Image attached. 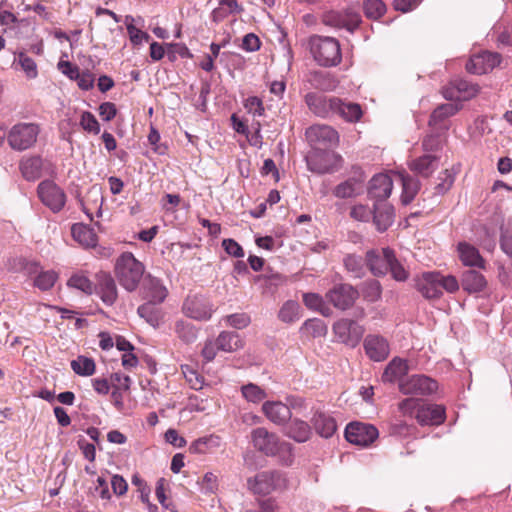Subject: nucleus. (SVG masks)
<instances>
[{
  "label": "nucleus",
  "mask_w": 512,
  "mask_h": 512,
  "mask_svg": "<svg viewBox=\"0 0 512 512\" xmlns=\"http://www.w3.org/2000/svg\"><path fill=\"white\" fill-rule=\"evenodd\" d=\"M335 98L336 97L334 96L327 97L322 94L310 92L305 96V103L309 110L316 116L321 118H330Z\"/></svg>",
  "instance_id": "obj_19"
},
{
  "label": "nucleus",
  "mask_w": 512,
  "mask_h": 512,
  "mask_svg": "<svg viewBox=\"0 0 512 512\" xmlns=\"http://www.w3.org/2000/svg\"><path fill=\"white\" fill-rule=\"evenodd\" d=\"M124 23L129 34V39L134 46L140 45L143 41H149V34L137 27V25L143 26V19L141 17L134 18L131 15H127L125 16Z\"/></svg>",
  "instance_id": "obj_37"
},
{
  "label": "nucleus",
  "mask_w": 512,
  "mask_h": 512,
  "mask_svg": "<svg viewBox=\"0 0 512 512\" xmlns=\"http://www.w3.org/2000/svg\"><path fill=\"white\" fill-rule=\"evenodd\" d=\"M420 425H439L445 420V408L437 404L423 405L416 412Z\"/></svg>",
  "instance_id": "obj_24"
},
{
  "label": "nucleus",
  "mask_w": 512,
  "mask_h": 512,
  "mask_svg": "<svg viewBox=\"0 0 512 512\" xmlns=\"http://www.w3.org/2000/svg\"><path fill=\"white\" fill-rule=\"evenodd\" d=\"M58 278V275L53 270L42 271L34 280V286L42 291L52 288Z\"/></svg>",
  "instance_id": "obj_54"
},
{
  "label": "nucleus",
  "mask_w": 512,
  "mask_h": 512,
  "mask_svg": "<svg viewBox=\"0 0 512 512\" xmlns=\"http://www.w3.org/2000/svg\"><path fill=\"white\" fill-rule=\"evenodd\" d=\"M183 312L189 318L198 321L209 320L213 309L209 299L203 296H188L183 304Z\"/></svg>",
  "instance_id": "obj_16"
},
{
  "label": "nucleus",
  "mask_w": 512,
  "mask_h": 512,
  "mask_svg": "<svg viewBox=\"0 0 512 512\" xmlns=\"http://www.w3.org/2000/svg\"><path fill=\"white\" fill-rule=\"evenodd\" d=\"M337 155L327 149L313 148L306 156L308 169L317 174L333 172Z\"/></svg>",
  "instance_id": "obj_13"
},
{
  "label": "nucleus",
  "mask_w": 512,
  "mask_h": 512,
  "mask_svg": "<svg viewBox=\"0 0 512 512\" xmlns=\"http://www.w3.org/2000/svg\"><path fill=\"white\" fill-rule=\"evenodd\" d=\"M247 485L253 493L267 495L272 491L285 489L287 478L281 471H262L256 474L254 478H249Z\"/></svg>",
  "instance_id": "obj_4"
},
{
  "label": "nucleus",
  "mask_w": 512,
  "mask_h": 512,
  "mask_svg": "<svg viewBox=\"0 0 512 512\" xmlns=\"http://www.w3.org/2000/svg\"><path fill=\"white\" fill-rule=\"evenodd\" d=\"M487 281L485 277L474 269L466 270L461 276V286L468 293H478L486 287Z\"/></svg>",
  "instance_id": "obj_30"
},
{
  "label": "nucleus",
  "mask_w": 512,
  "mask_h": 512,
  "mask_svg": "<svg viewBox=\"0 0 512 512\" xmlns=\"http://www.w3.org/2000/svg\"><path fill=\"white\" fill-rule=\"evenodd\" d=\"M43 161L40 156H32L20 162L22 176L28 181H35L41 176Z\"/></svg>",
  "instance_id": "obj_39"
},
{
  "label": "nucleus",
  "mask_w": 512,
  "mask_h": 512,
  "mask_svg": "<svg viewBox=\"0 0 512 512\" xmlns=\"http://www.w3.org/2000/svg\"><path fill=\"white\" fill-rule=\"evenodd\" d=\"M39 132L40 128L37 124L18 123L9 130L7 141L13 150L24 151L36 143Z\"/></svg>",
  "instance_id": "obj_5"
},
{
  "label": "nucleus",
  "mask_w": 512,
  "mask_h": 512,
  "mask_svg": "<svg viewBox=\"0 0 512 512\" xmlns=\"http://www.w3.org/2000/svg\"><path fill=\"white\" fill-rule=\"evenodd\" d=\"M379 435L377 428L368 423L351 422L346 426L345 438L351 444L369 446Z\"/></svg>",
  "instance_id": "obj_12"
},
{
  "label": "nucleus",
  "mask_w": 512,
  "mask_h": 512,
  "mask_svg": "<svg viewBox=\"0 0 512 512\" xmlns=\"http://www.w3.org/2000/svg\"><path fill=\"white\" fill-rule=\"evenodd\" d=\"M303 329H305L313 337L324 336L327 332L325 323L321 319L317 318L306 320L303 324Z\"/></svg>",
  "instance_id": "obj_57"
},
{
  "label": "nucleus",
  "mask_w": 512,
  "mask_h": 512,
  "mask_svg": "<svg viewBox=\"0 0 512 512\" xmlns=\"http://www.w3.org/2000/svg\"><path fill=\"white\" fill-rule=\"evenodd\" d=\"M322 22L326 26L337 29H346L349 32H354L362 22L361 16L353 9H346L343 11H329L323 14Z\"/></svg>",
  "instance_id": "obj_10"
},
{
  "label": "nucleus",
  "mask_w": 512,
  "mask_h": 512,
  "mask_svg": "<svg viewBox=\"0 0 512 512\" xmlns=\"http://www.w3.org/2000/svg\"><path fill=\"white\" fill-rule=\"evenodd\" d=\"M174 331L184 343H193L197 339L196 327L183 319L175 322Z\"/></svg>",
  "instance_id": "obj_44"
},
{
  "label": "nucleus",
  "mask_w": 512,
  "mask_h": 512,
  "mask_svg": "<svg viewBox=\"0 0 512 512\" xmlns=\"http://www.w3.org/2000/svg\"><path fill=\"white\" fill-rule=\"evenodd\" d=\"M458 111V105L453 103H446L439 105L430 115L429 125L436 126L444 121L446 118L453 116Z\"/></svg>",
  "instance_id": "obj_45"
},
{
  "label": "nucleus",
  "mask_w": 512,
  "mask_h": 512,
  "mask_svg": "<svg viewBox=\"0 0 512 512\" xmlns=\"http://www.w3.org/2000/svg\"><path fill=\"white\" fill-rule=\"evenodd\" d=\"M308 82L312 87L321 91H332L338 84L330 72L320 70L310 72Z\"/></svg>",
  "instance_id": "obj_36"
},
{
  "label": "nucleus",
  "mask_w": 512,
  "mask_h": 512,
  "mask_svg": "<svg viewBox=\"0 0 512 512\" xmlns=\"http://www.w3.org/2000/svg\"><path fill=\"white\" fill-rule=\"evenodd\" d=\"M262 412L266 418L275 425H285L291 420L292 413L281 401H266L262 405Z\"/></svg>",
  "instance_id": "obj_23"
},
{
  "label": "nucleus",
  "mask_w": 512,
  "mask_h": 512,
  "mask_svg": "<svg viewBox=\"0 0 512 512\" xmlns=\"http://www.w3.org/2000/svg\"><path fill=\"white\" fill-rule=\"evenodd\" d=\"M215 340L218 350L223 352H235L244 346L240 335L232 331H222Z\"/></svg>",
  "instance_id": "obj_34"
},
{
  "label": "nucleus",
  "mask_w": 512,
  "mask_h": 512,
  "mask_svg": "<svg viewBox=\"0 0 512 512\" xmlns=\"http://www.w3.org/2000/svg\"><path fill=\"white\" fill-rule=\"evenodd\" d=\"M358 297V289L348 283L335 284L325 294L326 300L341 311L352 308Z\"/></svg>",
  "instance_id": "obj_6"
},
{
  "label": "nucleus",
  "mask_w": 512,
  "mask_h": 512,
  "mask_svg": "<svg viewBox=\"0 0 512 512\" xmlns=\"http://www.w3.org/2000/svg\"><path fill=\"white\" fill-rule=\"evenodd\" d=\"M502 57L499 53L483 51L473 55L466 63V70L471 74L482 75L492 71L499 66Z\"/></svg>",
  "instance_id": "obj_14"
},
{
  "label": "nucleus",
  "mask_w": 512,
  "mask_h": 512,
  "mask_svg": "<svg viewBox=\"0 0 512 512\" xmlns=\"http://www.w3.org/2000/svg\"><path fill=\"white\" fill-rule=\"evenodd\" d=\"M303 302L307 308L316 310L322 313L324 316L329 315L330 309L325 306V302L317 293H304L303 294Z\"/></svg>",
  "instance_id": "obj_51"
},
{
  "label": "nucleus",
  "mask_w": 512,
  "mask_h": 512,
  "mask_svg": "<svg viewBox=\"0 0 512 512\" xmlns=\"http://www.w3.org/2000/svg\"><path fill=\"white\" fill-rule=\"evenodd\" d=\"M459 257L465 266L485 268V260L479 253V250L466 242L458 244Z\"/></svg>",
  "instance_id": "obj_29"
},
{
  "label": "nucleus",
  "mask_w": 512,
  "mask_h": 512,
  "mask_svg": "<svg viewBox=\"0 0 512 512\" xmlns=\"http://www.w3.org/2000/svg\"><path fill=\"white\" fill-rule=\"evenodd\" d=\"M71 234L75 241L86 247H94L98 238L93 228L83 223H75L71 227Z\"/></svg>",
  "instance_id": "obj_35"
},
{
  "label": "nucleus",
  "mask_w": 512,
  "mask_h": 512,
  "mask_svg": "<svg viewBox=\"0 0 512 512\" xmlns=\"http://www.w3.org/2000/svg\"><path fill=\"white\" fill-rule=\"evenodd\" d=\"M363 346L366 355L375 362L384 361L390 352L388 341L380 335H367Z\"/></svg>",
  "instance_id": "obj_20"
},
{
  "label": "nucleus",
  "mask_w": 512,
  "mask_h": 512,
  "mask_svg": "<svg viewBox=\"0 0 512 512\" xmlns=\"http://www.w3.org/2000/svg\"><path fill=\"white\" fill-rule=\"evenodd\" d=\"M306 138L313 148L327 149L339 142L338 132L331 126L318 124L306 130Z\"/></svg>",
  "instance_id": "obj_11"
},
{
  "label": "nucleus",
  "mask_w": 512,
  "mask_h": 512,
  "mask_svg": "<svg viewBox=\"0 0 512 512\" xmlns=\"http://www.w3.org/2000/svg\"><path fill=\"white\" fill-rule=\"evenodd\" d=\"M15 61H17V63L21 66L22 70L25 72L29 79H34L38 76V70L35 61L26 53L19 52Z\"/></svg>",
  "instance_id": "obj_53"
},
{
  "label": "nucleus",
  "mask_w": 512,
  "mask_h": 512,
  "mask_svg": "<svg viewBox=\"0 0 512 512\" xmlns=\"http://www.w3.org/2000/svg\"><path fill=\"white\" fill-rule=\"evenodd\" d=\"M393 181L387 174H377L369 182L368 195L375 202L385 201L391 194Z\"/></svg>",
  "instance_id": "obj_22"
},
{
  "label": "nucleus",
  "mask_w": 512,
  "mask_h": 512,
  "mask_svg": "<svg viewBox=\"0 0 512 512\" xmlns=\"http://www.w3.org/2000/svg\"><path fill=\"white\" fill-rule=\"evenodd\" d=\"M361 294L363 298L371 303L377 302L382 296L381 283L376 279H368L361 284Z\"/></svg>",
  "instance_id": "obj_43"
},
{
  "label": "nucleus",
  "mask_w": 512,
  "mask_h": 512,
  "mask_svg": "<svg viewBox=\"0 0 512 512\" xmlns=\"http://www.w3.org/2000/svg\"><path fill=\"white\" fill-rule=\"evenodd\" d=\"M333 103L331 117L338 116L346 122L356 123L363 115L362 108L358 103L343 100L338 97L335 98Z\"/></svg>",
  "instance_id": "obj_21"
},
{
  "label": "nucleus",
  "mask_w": 512,
  "mask_h": 512,
  "mask_svg": "<svg viewBox=\"0 0 512 512\" xmlns=\"http://www.w3.org/2000/svg\"><path fill=\"white\" fill-rule=\"evenodd\" d=\"M439 279L440 272H424L415 279V288L425 299H439L443 294Z\"/></svg>",
  "instance_id": "obj_17"
},
{
  "label": "nucleus",
  "mask_w": 512,
  "mask_h": 512,
  "mask_svg": "<svg viewBox=\"0 0 512 512\" xmlns=\"http://www.w3.org/2000/svg\"><path fill=\"white\" fill-rule=\"evenodd\" d=\"M161 304L162 303L146 301L138 307L137 313L152 327L157 328L163 323L165 316V312L161 307Z\"/></svg>",
  "instance_id": "obj_26"
},
{
  "label": "nucleus",
  "mask_w": 512,
  "mask_h": 512,
  "mask_svg": "<svg viewBox=\"0 0 512 512\" xmlns=\"http://www.w3.org/2000/svg\"><path fill=\"white\" fill-rule=\"evenodd\" d=\"M311 423L315 432L323 438L332 437L337 430L336 420L329 414L322 411H316L314 413L311 418Z\"/></svg>",
  "instance_id": "obj_25"
},
{
  "label": "nucleus",
  "mask_w": 512,
  "mask_h": 512,
  "mask_svg": "<svg viewBox=\"0 0 512 512\" xmlns=\"http://www.w3.org/2000/svg\"><path fill=\"white\" fill-rule=\"evenodd\" d=\"M313 59L322 67H335L342 60L340 43L328 36L313 35L308 41Z\"/></svg>",
  "instance_id": "obj_2"
},
{
  "label": "nucleus",
  "mask_w": 512,
  "mask_h": 512,
  "mask_svg": "<svg viewBox=\"0 0 512 512\" xmlns=\"http://www.w3.org/2000/svg\"><path fill=\"white\" fill-rule=\"evenodd\" d=\"M439 180H440V183H438L435 186V193L436 194H444L453 185L454 176L448 170H444L443 172L440 173Z\"/></svg>",
  "instance_id": "obj_63"
},
{
  "label": "nucleus",
  "mask_w": 512,
  "mask_h": 512,
  "mask_svg": "<svg viewBox=\"0 0 512 512\" xmlns=\"http://www.w3.org/2000/svg\"><path fill=\"white\" fill-rule=\"evenodd\" d=\"M438 166L439 158L431 154H424L409 164L411 171L424 178L430 177L438 169Z\"/></svg>",
  "instance_id": "obj_27"
},
{
  "label": "nucleus",
  "mask_w": 512,
  "mask_h": 512,
  "mask_svg": "<svg viewBox=\"0 0 512 512\" xmlns=\"http://www.w3.org/2000/svg\"><path fill=\"white\" fill-rule=\"evenodd\" d=\"M71 368L77 375L91 376L95 373L96 365L92 358L80 355L71 361Z\"/></svg>",
  "instance_id": "obj_46"
},
{
  "label": "nucleus",
  "mask_w": 512,
  "mask_h": 512,
  "mask_svg": "<svg viewBox=\"0 0 512 512\" xmlns=\"http://www.w3.org/2000/svg\"><path fill=\"white\" fill-rule=\"evenodd\" d=\"M244 107L253 116H262L264 114V106L262 100L256 96L248 97L244 102Z\"/></svg>",
  "instance_id": "obj_64"
},
{
  "label": "nucleus",
  "mask_w": 512,
  "mask_h": 512,
  "mask_svg": "<svg viewBox=\"0 0 512 512\" xmlns=\"http://www.w3.org/2000/svg\"><path fill=\"white\" fill-rule=\"evenodd\" d=\"M372 220L378 232H385L394 223V207L386 201L374 202Z\"/></svg>",
  "instance_id": "obj_18"
},
{
  "label": "nucleus",
  "mask_w": 512,
  "mask_h": 512,
  "mask_svg": "<svg viewBox=\"0 0 512 512\" xmlns=\"http://www.w3.org/2000/svg\"><path fill=\"white\" fill-rule=\"evenodd\" d=\"M166 54L171 62H174L178 56L181 58H192L190 50L183 43L167 44Z\"/></svg>",
  "instance_id": "obj_56"
},
{
  "label": "nucleus",
  "mask_w": 512,
  "mask_h": 512,
  "mask_svg": "<svg viewBox=\"0 0 512 512\" xmlns=\"http://www.w3.org/2000/svg\"><path fill=\"white\" fill-rule=\"evenodd\" d=\"M399 389L405 395H430L438 389L437 382L422 374L411 375L399 382Z\"/></svg>",
  "instance_id": "obj_9"
},
{
  "label": "nucleus",
  "mask_w": 512,
  "mask_h": 512,
  "mask_svg": "<svg viewBox=\"0 0 512 512\" xmlns=\"http://www.w3.org/2000/svg\"><path fill=\"white\" fill-rule=\"evenodd\" d=\"M144 266L131 252L122 253L115 263V275L120 285L129 292L134 291L143 276Z\"/></svg>",
  "instance_id": "obj_3"
},
{
  "label": "nucleus",
  "mask_w": 512,
  "mask_h": 512,
  "mask_svg": "<svg viewBox=\"0 0 512 512\" xmlns=\"http://www.w3.org/2000/svg\"><path fill=\"white\" fill-rule=\"evenodd\" d=\"M217 444H218V438L217 437H213V436L203 437V438H199L196 441H194L190 445L189 450L192 453L204 454V453L207 452V449L209 447H211L213 445H217Z\"/></svg>",
  "instance_id": "obj_60"
},
{
  "label": "nucleus",
  "mask_w": 512,
  "mask_h": 512,
  "mask_svg": "<svg viewBox=\"0 0 512 512\" xmlns=\"http://www.w3.org/2000/svg\"><path fill=\"white\" fill-rule=\"evenodd\" d=\"M284 434L295 442L304 443L310 439L312 431L306 421L294 418L285 424Z\"/></svg>",
  "instance_id": "obj_28"
},
{
  "label": "nucleus",
  "mask_w": 512,
  "mask_h": 512,
  "mask_svg": "<svg viewBox=\"0 0 512 512\" xmlns=\"http://www.w3.org/2000/svg\"><path fill=\"white\" fill-rule=\"evenodd\" d=\"M68 286L76 288L88 295L94 291L93 283L84 275L75 274L68 280Z\"/></svg>",
  "instance_id": "obj_55"
},
{
  "label": "nucleus",
  "mask_w": 512,
  "mask_h": 512,
  "mask_svg": "<svg viewBox=\"0 0 512 512\" xmlns=\"http://www.w3.org/2000/svg\"><path fill=\"white\" fill-rule=\"evenodd\" d=\"M391 274V277L398 282H405L409 278V271L402 265L397 259L396 254L391 257L387 267V273Z\"/></svg>",
  "instance_id": "obj_48"
},
{
  "label": "nucleus",
  "mask_w": 512,
  "mask_h": 512,
  "mask_svg": "<svg viewBox=\"0 0 512 512\" xmlns=\"http://www.w3.org/2000/svg\"><path fill=\"white\" fill-rule=\"evenodd\" d=\"M300 305L294 300L286 301L278 312V318L284 323H292L300 318Z\"/></svg>",
  "instance_id": "obj_47"
},
{
  "label": "nucleus",
  "mask_w": 512,
  "mask_h": 512,
  "mask_svg": "<svg viewBox=\"0 0 512 512\" xmlns=\"http://www.w3.org/2000/svg\"><path fill=\"white\" fill-rule=\"evenodd\" d=\"M251 442L257 451L266 456H279L283 460L292 457V445L264 427L252 430Z\"/></svg>",
  "instance_id": "obj_1"
},
{
  "label": "nucleus",
  "mask_w": 512,
  "mask_h": 512,
  "mask_svg": "<svg viewBox=\"0 0 512 512\" xmlns=\"http://www.w3.org/2000/svg\"><path fill=\"white\" fill-rule=\"evenodd\" d=\"M81 127L90 133L98 134L100 132V125L96 117L89 111H84L80 119Z\"/></svg>",
  "instance_id": "obj_59"
},
{
  "label": "nucleus",
  "mask_w": 512,
  "mask_h": 512,
  "mask_svg": "<svg viewBox=\"0 0 512 512\" xmlns=\"http://www.w3.org/2000/svg\"><path fill=\"white\" fill-rule=\"evenodd\" d=\"M350 216L361 222H368L372 217V209L363 204L355 205L351 208Z\"/></svg>",
  "instance_id": "obj_62"
},
{
  "label": "nucleus",
  "mask_w": 512,
  "mask_h": 512,
  "mask_svg": "<svg viewBox=\"0 0 512 512\" xmlns=\"http://www.w3.org/2000/svg\"><path fill=\"white\" fill-rule=\"evenodd\" d=\"M332 329L337 340L350 347L357 346L365 332L362 325L348 318H342L336 321Z\"/></svg>",
  "instance_id": "obj_7"
},
{
  "label": "nucleus",
  "mask_w": 512,
  "mask_h": 512,
  "mask_svg": "<svg viewBox=\"0 0 512 512\" xmlns=\"http://www.w3.org/2000/svg\"><path fill=\"white\" fill-rule=\"evenodd\" d=\"M97 293L107 305H113L117 299V287L114 279L109 274H102L99 277Z\"/></svg>",
  "instance_id": "obj_32"
},
{
  "label": "nucleus",
  "mask_w": 512,
  "mask_h": 512,
  "mask_svg": "<svg viewBox=\"0 0 512 512\" xmlns=\"http://www.w3.org/2000/svg\"><path fill=\"white\" fill-rule=\"evenodd\" d=\"M343 264L348 273L354 278H362L365 276V259L360 255L347 254L343 258Z\"/></svg>",
  "instance_id": "obj_42"
},
{
  "label": "nucleus",
  "mask_w": 512,
  "mask_h": 512,
  "mask_svg": "<svg viewBox=\"0 0 512 512\" xmlns=\"http://www.w3.org/2000/svg\"><path fill=\"white\" fill-rule=\"evenodd\" d=\"M225 319L228 325L236 329H243L247 327L251 322L250 316L246 313H235L227 315Z\"/></svg>",
  "instance_id": "obj_61"
},
{
  "label": "nucleus",
  "mask_w": 512,
  "mask_h": 512,
  "mask_svg": "<svg viewBox=\"0 0 512 512\" xmlns=\"http://www.w3.org/2000/svg\"><path fill=\"white\" fill-rule=\"evenodd\" d=\"M38 197L41 202L53 213L60 212L66 203V194L52 180H44L37 187Z\"/></svg>",
  "instance_id": "obj_8"
},
{
  "label": "nucleus",
  "mask_w": 512,
  "mask_h": 512,
  "mask_svg": "<svg viewBox=\"0 0 512 512\" xmlns=\"http://www.w3.org/2000/svg\"><path fill=\"white\" fill-rule=\"evenodd\" d=\"M402 196L401 201L404 205H408L413 201L418 191L420 190V181L410 175H402Z\"/></svg>",
  "instance_id": "obj_41"
},
{
  "label": "nucleus",
  "mask_w": 512,
  "mask_h": 512,
  "mask_svg": "<svg viewBox=\"0 0 512 512\" xmlns=\"http://www.w3.org/2000/svg\"><path fill=\"white\" fill-rule=\"evenodd\" d=\"M363 11L367 18L377 20L386 12V6L381 0H364Z\"/></svg>",
  "instance_id": "obj_49"
},
{
  "label": "nucleus",
  "mask_w": 512,
  "mask_h": 512,
  "mask_svg": "<svg viewBox=\"0 0 512 512\" xmlns=\"http://www.w3.org/2000/svg\"><path fill=\"white\" fill-rule=\"evenodd\" d=\"M415 427L406 422L396 420L389 427V434L398 438H406L413 433Z\"/></svg>",
  "instance_id": "obj_58"
},
{
  "label": "nucleus",
  "mask_w": 512,
  "mask_h": 512,
  "mask_svg": "<svg viewBox=\"0 0 512 512\" xmlns=\"http://www.w3.org/2000/svg\"><path fill=\"white\" fill-rule=\"evenodd\" d=\"M145 298L147 301L155 302V303H163L168 295V291L165 286H163L160 280L156 278H151L145 285Z\"/></svg>",
  "instance_id": "obj_40"
},
{
  "label": "nucleus",
  "mask_w": 512,
  "mask_h": 512,
  "mask_svg": "<svg viewBox=\"0 0 512 512\" xmlns=\"http://www.w3.org/2000/svg\"><path fill=\"white\" fill-rule=\"evenodd\" d=\"M242 396L249 402L259 403L266 398V392L254 383H248L241 387Z\"/></svg>",
  "instance_id": "obj_52"
},
{
  "label": "nucleus",
  "mask_w": 512,
  "mask_h": 512,
  "mask_svg": "<svg viewBox=\"0 0 512 512\" xmlns=\"http://www.w3.org/2000/svg\"><path fill=\"white\" fill-rule=\"evenodd\" d=\"M394 253L395 251L389 247L368 250L365 255V263L371 274L376 277L385 276L390 256L392 257Z\"/></svg>",
  "instance_id": "obj_15"
},
{
  "label": "nucleus",
  "mask_w": 512,
  "mask_h": 512,
  "mask_svg": "<svg viewBox=\"0 0 512 512\" xmlns=\"http://www.w3.org/2000/svg\"><path fill=\"white\" fill-rule=\"evenodd\" d=\"M453 85H455L457 90L456 93L461 96V101L471 99L479 91V87L477 85L460 78L453 80Z\"/></svg>",
  "instance_id": "obj_50"
},
{
  "label": "nucleus",
  "mask_w": 512,
  "mask_h": 512,
  "mask_svg": "<svg viewBox=\"0 0 512 512\" xmlns=\"http://www.w3.org/2000/svg\"><path fill=\"white\" fill-rule=\"evenodd\" d=\"M243 10V7L237 2V0H220L218 7L211 12V20L218 24L225 20L229 15L240 14Z\"/></svg>",
  "instance_id": "obj_33"
},
{
  "label": "nucleus",
  "mask_w": 512,
  "mask_h": 512,
  "mask_svg": "<svg viewBox=\"0 0 512 512\" xmlns=\"http://www.w3.org/2000/svg\"><path fill=\"white\" fill-rule=\"evenodd\" d=\"M363 191V180L356 177H351L346 181L338 184L333 194L340 199L352 198L360 195Z\"/></svg>",
  "instance_id": "obj_31"
},
{
  "label": "nucleus",
  "mask_w": 512,
  "mask_h": 512,
  "mask_svg": "<svg viewBox=\"0 0 512 512\" xmlns=\"http://www.w3.org/2000/svg\"><path fill=\"white\" fill-rule=\"evenodd\" d=\"M408 372V364L405 360L401 358L392 359L389 364L386 366L383 374L382 381L393 383L396 380L403 379L402 377L406 375Z\"/></svg>",
  "instance_id": "obj_38"
}]
</instances>
